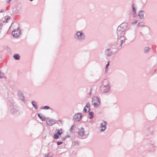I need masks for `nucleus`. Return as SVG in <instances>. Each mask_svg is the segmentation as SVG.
I'll return each instance as SVG.
<instances>
[{"label":"nucleus","instance_id":"ddd939ff","mask_svg":"<svg viewBox=\"0 0 157 157\" xmlns=\"http://www.w3.org/2000/svg\"><path fill=\"white\" fill-rule=\"evenodd\" d=\"M84 129L83 128H81L78 130V133L79 136H83L84 134Z\"/></svg>","mask_w":157,"mask_h":157},{"label":"nucleus","instance_id":"c756f323","mask_svg":"<svg viewBox=\"0 0 157 157\" xmlns=\"http://www.w3.org/2000/svg\"><path fill=\"white\" fill-rule=\"evenodd\" d=\"M132 35L134 36L133 39L132 40V41H133V40H134L135 39V38H136V33H135V31L133 33Z\"/></svg>","mask_w":157,"mask_h":157},{"label":"nucleus","instance_id":"58836bf2","mask_svg":"<svg viewBox=\"0 0 157 157\" xmlns=\"http://www.w3.org/2000/svg\"><path fill=\"white\" fill-rule=\"evenodd\" d=\"M3 26V24L2 23H0V26L2 27Z\"/></svg>","mask_w":157,"mask_h":157},{"label":"nucleus","instance_id":"f704fd0d","mask_svg":"<svg viewBox=\"0 0 157 157\" xmlns=\"http://www.w3.org/2000/svg\"><path fill=\"white\" fill-rule=\"evenodd\" d=\"M12 0H6V2L7 3H9Z\"/></svg>","mask_w":157,"mask_h":157},{"label":"nucleus","instance_id":"6ab92c4d","mask_svg":"<svg viewBox=\"0 0 157 157\" xmlns=\"http://www.w3.org/2000/svg\"><path fill=\"white\" fill-rule=\"evenodd\" d=\"M94 113L93 112H89V115L90 116L89 118L90 119H92L94 117Z\"/></svg>","mask_w":157,"mask_h":157},{"label":"nucleus","instance_id":"5701e85b","mask_svg":"<svg viewBox=\"0 0 157 157\" xmlns=\"http://www.w3.org/2000/svg\"><path fill=\"white\" fill-rule=\"evenodd\" d=\"M42 109H50V107L48 106H45L43 107H41Z\"/></svg>","mask_w":157,"mask_h":157},{"label":"nucleus","instance_id":"dca6fc26","mask_svg":"<svg viewBox=\"0 0 157 157\" xmlns=\"http://www.w3.org/2000/svg\"><path fill=\"white\" fill-rule=\"evenodd\" d=\"M13 58L16 60H19L20 59V56L18 54H15L13 56Z\"/></svg>","mask_w":157,"mask_h":157},{"label":"nucleus","instance_id":"4c0bfd02","mask_svg":"<svg viewBox=\"0 0 157 157\" xmlns=\"http://www.w3.org/2000/svg\"><path fill=\"white\" fill-rule=\"evenodd\" d=\"M92 90V89L91 88L90 90V92L89 93V94L90 95L91 94V92Z\"/></svg>","mask_w":157,"mask_h":157},{"label":"nucleus","instance_id":"a18cd8bd","mask_svg":"<svg viewBox=\"0 0 157 157\" xmlns=\"http://www.w3.org/2000/svg\"><path fill=\"white\" fill-rule=\"evenodd\" d=\"M105 71H106V72H107V70H106V69H105Z\"/></svg>","mask_w":157,"mask_h":157},{"label":"nucleus","instance_id":"37998d69","mask_svg":"<svg viewBox=\"0 0 157 157\" xmlns=\"http://www.w3.org/2000/svg\"><path fill=\"white\" fill-rule=\"evenodd\" d=\"M29 0L30 1L32 2V1H33V0Z\"/></svg>","mask_w":157,"mask_h":157},{"label":"nucleus","instance_id":"72a5a7b5","mask_svg":"<svg viewBox=\"0 0 157 157\" xmlns=\"http://www.w3.org/2000/svg\"><path fill=\"white\" fill-rule=\"evenodd\" d=\"M73 127H74V125L72 126L71 127V128L70 129V131H71V132H72V131L73 130Z\"/></svg>","mask_w":157,"mask_h":157},{"label":"nucleus","instance_id":"20e7f679","mask_svg":"<svg viewBox=\"0 0 157 157\" xmlns=\"http://www.w3.org/2000/svg\"><path fill=\"white\" fill-rule=\"evenodd\" d=\"M74 37L76 40L82 41L84 40L85 38V36L83 33L81 31H78L74 35Z\"/></svg>","mask_w":157,"mask_h":157},{"label":"nucleus","instance_id":"9b49d317","mask_svg":"<svg viewBox=\"0 0 157 157\" xmlns=\"http://www.w3.org/2000/svg\"><path fill=\"white\" fill-rule=\"evenodd\" d=\"M46 123L48 126H52L55 124L56 121L53 119H50L46 121Z\"/></svg>","mask_w":157,"mask_h":157},{"label":"nucleus","instance_id":"a19ab883","mask_svg":"<svg viewBox=\"0 0 157 157\" xmlns=\"http://www.w3.org/2000/svg\"><path fill=\"white\" fill-rule=\"evenodd\" d=\"M2 28L1 27H0V33H1L2 31Z\"/></svg>","mask_w":157,"mask_h":157},{"label":"nucleus","instance_id":"393cba45","mask_svg":"<svg viewBox=\"0 0 157 157\" xmlns=\"http://www.w3.org/2000/svg\"><path fill=\"white\" fill-rule=\"evenodd\" d=\"M4 77V74L0 71V78H2Z\"/></svg>","mask_w":157,"mask_h":157},{"label":"nucleus","instance_id":"b1692460","mask_svg":"<svg viewBox=\"0 0 157 157\" xmlns=\"http://www.w3.org/2000/svg\"><path fill=\"white\" fill-rule=\"evenodd\" d=\"M142 2L144 5L146 4L147 2V0H141Z\"/></svg>","mask_w":157,"mask_h":157},{"label":"nucleus","instance_id":"f3484780","mask_svg":"<svg viewBox=\"0 0 157 157\" xmlns=\"http://www.w3.org/2000/svg\"><path fill=\"white\" fill-rule=\"evenodd\" d=\"M150 48L148 47H145L144 48V51L145 53H147L150 50Z\"/></svg>","mask_w":157,"mask_h":157},{"label":"nucleus","instance_id":"e433bc0d","mask_svg":"<svg viewBox=\"0 0 157 157\" xmlns=\"http://www.w3.org/2000/svg\"><path fill=\"white\" fill-rule=\"evenodd\" d=\"M4 10H3L2 9V10H0V13H3L4 12Z\"/></svg>","mask_w":157,"mask_h":157},{"label":"nucleus","instance_id":"c9c22d12","mask_svg":"<svg viewBox=\"0 0 157 157\" xmlns=\"http://www.w3.org/2000/svg\"><path fill=\"white\" fill-rule=\"evenodd\" d=\"M66 137H65V136L63 137L62 139V140H64L66 139Z\"/></svg>","mask_w":157,"mask_h":157},{"label":"nucleus","instance_id":"f8f14e48","mask_svg":"<svg viewBox=\"0 0 157 157\" xmlns=\"http://www.w3.org/2000/svg\"><path fill=\"white\" fill-rule=\"evenodd\" d=\"M90 104L89 103H87L86 105L84 107L83 110V112L84 113H86L87 112V110L86 108H88V112H89L90 111Z\"/></svg>","mask_w":157,"mask_h":157},{"label":"nucleus","instance_id":"7ed1b4c3","mask_svg":"<svg viewBox=\"0 0 157 157\" xmlns=\"http://www.w3.org/2000/svg\"><path fill=\"white\" fill-rule=\"evenodd\" d=\"M15 104V101L12 99L8 102V104L10 106V112L13 114H16L18 112V109L17 107L14 106V104Z\"/></svg>","mask_w":157,"mask_h":157},{"label":"nucleus","instance_id":"c85d7f7f","mask_svg":"<svg viewBox=\"0 0 157 157\" xmlns=\"http://www.w3.org/2000/svg\"><path fill=\"white\" fill-rule=\"evenodd\" d=\"M74 145H75V146H76V145H78V141H75L74 142Z\"/></svg>","mask_w":157,"mask_h":157},{"label":"nucleus","instance_id":"39448f33","mask_svg":"<svg viewBox=\"0 0 157 157\" xmlns=\"http://www.w3.org/2000/svg\"><path fill=\"white\" fill-rule=\"evenodd\" d=\"M92 104L95 107H98L100 105L99 98L97 97H94L92 98Z\"/></svg>","mask_w":157,"mask_h":157},{"label":"nucleus","instance_id":"f03ea898","mask_svg":"<svg viewBox=\"0 0 157 157\" xmlns=\"http://www.w3.org/2000/svg\"><path fill=\"white\" fill-rule=\"evenodd\" d=\"M111 88L109 82L107 79H105L103 82V85L101 87V90L102 93H107L109 91Z\"/></svg>","mask_w":157,"mask_h":157},{"label":"nucleus","instance_id":"c03bdc74","mask_svg":"<svg viewBox=\"0 0 157 157\" xmlns=\"http://www.w3.org/2000/svg\"><path fill=\"white\" fill-rule=\"evenodd\" d=\"M140 34H141V35H142V33L141 32H140Z\"/></svg>","mask_w":157,"mask_h":157},{"label":"nucleus","instance_id":"4468645a","mask_svg":"<svg viewBox=\"0 0 157 157\" xmlns=\"http://www.w3.org/2000/svg\"><path fill=\"white\" fill-rule=\"evenodd\" d=\"M39 118L42 121H44L46 119L45 117L44 116H42V114L41 113L37 114Z\"/></svg>","mask_w":157,"mask_h":157},{"label":"nucleus","instance_id":"7c9ffc66","mask_svg":"<svg viewBox=\"0 0 157 157\" xmlns=\"http://www.w3.org/2000/svg\"><path fill=\"white\" fill-rule=\"evenodd\" d=\"M137 22V20H135V21H133L132 23V25H134L136 24Z\"/></svg>","mask_w":157,"mask_h":157},{"label":"nucleus","instance_id":"a211bd4d","mask_svg":"<svg viewBox=\"0 0 157 157\" xmlns=\"http://www.w3.org/2000/svg\"><path fill=\"white\" fill-rule=\"evenodd\" d=\"M32 104L33 106L35 108L37 109H38L37 106V103L34 101L32 102Z\"/></svg>","mask_w":157,"mask_h":157},{"label":"nucleus","instance_id":"423d86ee","mask_svg":"<svg viewBox=\"0 0 157 157\" xmlns=\"http://www.w3.org/2000/svg\"><path fill=\"white\" fill-rule=\"evenodd\" d=\"M21 31L19 28L14 29L12 32L13 36L16 37H18L21 35Z\"/></svg>","mask_w":157,"mask_h":157},{"label":"nucleus","instance_id":"bb28decb","mask_svg":"<svg viewBox=\"0 0 157 157\" xmlns=\"http://www.w3.org/2000/svg\"><path fill=\"white\" fill-rule=\"evenodd\" d=\"M138 25L140 26H144V25L143 24L142 22H140V23H138Z\"/></svg>","mask_w":157,"mask_h":157},{"label":"nucleus","instance_id":"f257e3e1","mask_svg":"<svg viewBox=\"0 0 157 157\" xmlns=\"http://www.w3.org/2000/svg\"><path fill=\"white\" fill-rule=\"evenodd\" d=\"M128 24L126 23H122L117 29V33L118 38H121L124 34V31L128 30Z\"/></svg>","mask_w":157,"mask_h":157},{"label":"nucleus","instance_id":"2eb2a0df","mask_svg":"<svg viewBox=\"0 0 157 157\" xmlns=\"http://www.w3.org/2000/svg\"><path fill=\"white\" fill-rule=\"evenodd\" d=\"M144 11L143 10H141L140 11L138 14V16L140 17V18L142 19L143 18L144 16Z\"/></svg>","mask_w":157,"mask_h":157},{"label":"nucleus","instance_id":"1a4fd4ad","mask_svg":"<svg viewBox=\"0 0 157 157\" xmlns=\"http://www.w3.org/2000/svg\"><path fill=\"white\" fill-rule=\"evenodd\" d=\"M81 113H78L74 115L73 117L74 119L76 121H79L82 117Z\"/></svg>","mask_w":157,"mask_h":157},{"label":"nucleus","instance_id":"79ce46f5","mask_svg":"<svg viewBox=\"0 0 157 157\" xmlns=\"http://www.w3.org/2000/svg\"><path fill=\"white\" fill-rule=\"evenodd\" d=\"M70 137V136H69V135H67V136H66V137Z\"/></svg>","mask_w":157,"mask_h":157},{"label":"nucleus","instance_id":"9d476101","mask_svg":"<svg viewBox=\"0 0 157 157\" xmlns=\"http://www.w3.org/2000/svg\"><path fill=\"white\" fill-rule=\"evenodd\" d=\"M17 95L19 99L24 103H25V97L22 92L20 91H19L18 92Z\"/></svg>","mask_w":157,"mask_h":157},{"label":"nucleus","instance_id":"6e6552de","mask_svg":"<svg viewBox=\"0 0 157 157\" xmlns=\"http://www.w3.org/2000/svg\"><path fill=\"white\" fill-rule=\"evenodd\" d=\"M105 53L108 57L112 56L113 54L112 50L111 49H106L105 51Z\"/></svg>","mask_w":157,"mask_h":157},{"label":"nucleus","instance_id":"4be33fe9","mask_svg":"<svg viewBox=\"0 0 157 157\" xmlns=\"http://www.w3.org/2000/svg\"><path fill=\"white\" fill-rule=\"evenodd\" d=\"M59 135L56 133L54 135V139L56 140L59 138Z\"/></svg>","mask_w":157,"mask_h":157},{"label":"nucleus","instance_id":"412c9836","mask_svg":"<svg viewBox=\"0 0 157 157\" xmlns=\"http://www.w3.org/2000/svg\"><path fill=\"white\" fill-rule=\"evenodd\" d=\"M62 133H63L62 130V129L61 128L60 129L57 130V132H56V133L60 136Z\"/></svg>","mask_w":157,"mask_h":157},{"label":"nucleus","instance_id":"cd10ccee","mask_svg":"<svg viewBox=\"0 0 157 157\" xmlns=\"http://www.w3.org/2000/svg\"><path fill=\"white\" fill-rule=\"evenodd\" d=\"M10 16H6L5 17V20H6L7 21L9 20L10 19Z\"/></svg>","mask_w":157,"mask_h":157},{"label":"nucleus","instance_id":"473e14b6","mask_svg":"<svg viewBox=\"0 0 157 157\" xmlns=\"http://www.w3.org/2000/svg\"><path fill=\"white\" fill-rule=\"evenodd\" d=\"M109 66V62L106 65L105 67V69H106Z\"/></svg>","mask_w":157,"mask_h":157},{"label":"nucleus","instance_id":"a878e982","mask_svg":"<svg viewBox=\"0 0 157 157\" xmlns=\"http://www.w3.org/2000/svg\"><path fill=\"white\" fill-rule=\"evenodd\" d=\"M124 42H125L124 40H121V44L120 45V47L121 48L122 47V44H123Z\"/></svg>","mask_w":157,"mask_h":157},{"label":"nucleus","instance_id":"2f4dec72","mask_svg":"<svg viewBox=\"0 0 157 157\" xmlns=\"http://www.w3.org/2000/svg\"><path fill=\"white\" fill-rule=\"evenodd\" d=\"M63 143V142L60 141V142H57V144L58 145H60L61 144Z\"/></svg>","mask_w":157,"mask_h":157},{"label":"nucleus","instance_id":"ea45409f","mask_svg":"<svg viewBox=\"0 0 157 157\" xmlns=\"http://www.w3.org/2000/svg\"><path fill=\"white\" fill-rule=\"evenodd\" d=\"M7 21L6 20H4L3 21V23L7 22Z\"/></svg>","mask_w":157,"mask_h":157},{"label":"nucleus","instance_id":"aec40b11","mask_svg":"<svg viewBox=\"0 0 157 157\" xmlns=\"http://www.w3.org/2000/svg\"><path fill=\"white\" fill-rule=\"evenodd\" d=\"M134 5L133 4L132 6V14L133 16L135 15L136 13V9H135V7L134 6Z\"/></svg>","mask_w":157,"mask_h":157},{"label":"nucleus","instance_id":"0eeeda50","mask_svg":"<svg viewBox=\"0 0 157 157\" xmlns=\"http://www.w3.org/2000/svg\"><path fill=\"white\" fill-rule=\"evenodd\" d=\"M107 124V122L105 121H102L99 127V129L101 132H103L105 130L106 128Z\"/></svg>","mask_w":157,"mask_h":157}]
</instances>
